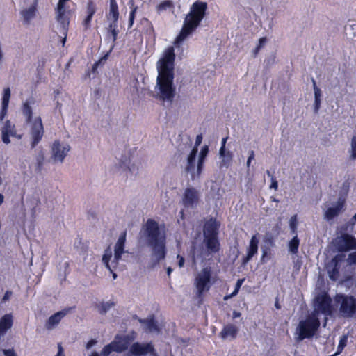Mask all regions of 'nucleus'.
<instances>
[{"label":"nucleus","instance_id":"obj_1","mask_svg":"<svg viewBox=\"0 0 356 356\" xmlns=\"http://www.w3.org/2000/svg\"><path fill=\"white\" fill-rule=\"evenodd\" d=\"M175 57V49L170 46L156 63L158 76L155 88L158 92L155 96L163 102L172 101L176 94L174 84Z\"/></svg>","mask_w":356,"mask_h":356},{"label":"nucleus","instance_id":"obj_2","mask_svg":"<svg viewBox=\"0 0 356 356\" xmlns=\"http://www.w3.org/2000/svg\"><path fill=\"white\" fill-rule=\"evenodd\" d=\"M207 8V3L200 0L195 1L191 5L188 13L184 18L183 26L176 38V43L183 42L197 29L206 16Z\"/></svg>","mask_w":356,"mask_h":356},{"label":"nucleus","instance_id":"obj_3","mask_svg":"<svg viewBox=\"0 0 356 356\" xmlns=\"http://www.w3.org/2000/svg\"><path fill=\"white\" fill-rule=\"evenodd\" d=\"M144 235L147 244L152 248L157 261L165 259L166 255V237L161 233L158 222L148 218L143 227Z\"/></svg>","mask_w":356,"mask_h":356},{"label":"nucleus","instance_id":"obj_4","mask_svg":"<svg viewBox=\"0 0 356 356\" xmlns=\"http://www.w3.org/2000/svg\"><path fill=\"white\" fill-rule=\"evenodd\" d=\"M23 115L26 118V123H31L30 135L31 138V147L33 149L40 142L44 136V127L40 117H36L33 120V110L29 102H25L22 106Z\"/></svg>","mask_w":356,"mask_h":356},{"label":"nucleus","instance_id":"obj_5","mask_svg":"<svg viewBox=\"0 0 356 356\" xmlns=\"http://www.w3.org/2000/svg\"><path fill=\"white\" fill-rule=\"evenodd\" d=\"M319 327L320 321L318 317L314 314L309 316L299 322L297 327L298 339L302 341L313 337Z\"/></svg>","mask_w":356,"mask_h":356},{"label":"nucleus","instance_id":"obj_6","mask_svg":"<svg viewBox=\"0 0 356 356\" xmlns=\"http://www.w3.org/2000/svg\"><path fill=\"white\" fill-rule=\"evenodd\" d=\"M212 272L210 267H204L201 272L197 275L195 278V285L197 289V297L202 300L203 295L205 292L209 291L212 282Z\"/></svg>","mask_w":356,"mask_h":356},{"label":"nucleus","instance_id":"obj_7","mask_svg":"<svg viewBox=\"0 0 356 356\" xmlns=\"http://www.w3.org/2000/svg\"><path fill=\"white\" fill-rule=\"evenodd\" d=\"M337 302L340 303L339 311L344 317H352L356 314V298L353 296L337 294Z\"/></svg>","mask_w":356,"mask_h":356},{"label":"nucleus","instance_id":"obj_8","mask_svg":"<svg viewBox=\"0 0 356 356\" xmlns=\"http://www.w3.org/2000/svg\"><path fill=\"white\" fill-rule=\"evenodd\" d=\"M200 202V194L193 187H188L184 190L182 196V204L186 208H193Z\"/></svg>","mask_w":356,"mask_h":356},{"label":"nucleus","instance_id":"obj_9","mask_svg":"<svg viewBox=\"0 0 356 356\" xmlns=\"http://www.w3.org/2000/svg\"><path fill=\"white\" fill-rule=\"evenodd\" d=\"M259 238L258 234L253 235L246 249V254L241 259V266H245L254 257L259 249Z\"/></svg>","mask_w":356,"mask_h":356},{"label":"nucleus","instance_id":"obj_10","mask_svg":"<svg viewBox=\"0 0 356 356\" xmlns=\"http://www.w3.org/2000/svg\"><path fill=\"white\" fill-rule=\"evenodd\" d=\"M70 0H58L56 8V19L58 24H63L65 28L70 25V11L65 8V3Z\"/></svg>","mask_w":356,"mask_h":356},{"label":"nucleus","instance_id":"obj_11","mask_svg":"<svg viewBox=\"0 0 356 356\" xmlns=\"http://www.w3.org/2000/svg\"><path fill=\"white\" fill-rule=\"evenodd\" d=\"M344 256L342 254L335 255L327 264V268L329 277L332 281H337L340 275L341 264L343 261Z\"/></svg>","mask_w":356,"mask_h":356},{"label":"nucleus","instance_id":"obj_12","mask_svg":"<svg viewBox=\"0 0 356 356\" xmlns=\"http://www.w3.org/2000/svg\"><path fill=\"white\" fill-rule=\"evenodd\" d=\"M337 248L341 252L356 249V239L349 234H343L338 241Z\"/></svg>","mask_w":356,"mask_h":356},{"label":"nucleus","instance_id":"obj_13","mask_svg":"<svg viewBox=\"0 0 356 356\" xmlns=\"http://www.w3.org/2000/svg\"><path fill=\"white\" fill-rule=\"evenodd\" d=\"M318 309L323 314L330 315L332 313V299L327 293L321 294L316 298Z\"/></svg>","mask_w":356,"mask_h":356},{"label":"nucleus","instance_id":"obj_14","mask_svg":"<svg viewBox=\"0 0 356 356\" xmlns=\"http://www.w3.org/2000/svg\"><path fill=\"white\" fill-rule=\"evenodd\" d=\"M75 307H66L61 311L57 312L51 315L46 321L45 327L47 330H51L59 324L61 320L71 311H72Z\"/></svg>","mask_w":356,"mask_h":356},{"label":"nucleus","instance_id":"obj_15","mask_svg":"<svg viewBox=\"0 0 356 356\" xmlns=\"http://www.w3.org/2000/svg\"><path fill=\"white\" fill-rule=\"evenodd\" d=\"M155 351L152 343L141 344L138 342L134 343L129 349V352L134 356H142L148 353H154Z\"/></svg>","mask_w":356,"mask_h":356},{"label":"nucleus","instance_id":"obj_16","mask_svg":"<svg viewBox=\"0 0 356 356\" xmlns=\"http://www.w3.org/2000/svg\"><path fill=\"white\" fill-rule=\"evenodd\" d=\"M131 341V338L129 335L120 336L117 334L115 339L111 341L114 352L122 353L127 350Z\"/></svg>","mask_w":356,"mask_h":356},{"label":"nucleus","instance_id":"obj_17","mask_svg":"<svg viewBox=\"0 0 356 356\" xmlns=\"http://www.w3.org/2000/svg\"><path fill=\"white\" fill-rule=\"evenodd\" d=\"M220 222L214 218L209 219L204 225L203 235L204 238L218 236L220 228Z\"/></svg>","mask_w":356,"mask_h":356},{"label":"nucleus","instance_id":"obj_18","mask_svg":"<svg viewBox=\"0 0 356 356\" xmlns=\"http://www.w3.org/2000/svg\"><path fill=\"white\" fill-rule=\"evenodd\" d=\"M69 150L68 145L62 146L59 140H56L52 145V157L55 161L63 162Z\"/></svg>","mask_w":356,"mask_h":356},{"label":"nucleus","instance_id":"obj_19","mask_svg":"<svg viewBox=\"0 0 356 356\" xmlns=\"http://www.w3.org/2000/svg\"><path fill=\"white\" fill-rule=\"evenodd\" d=\"M345 205V200L342 198H339L337 204L334 207H329L325 213V218L327 220H332L334 218L337 216Z\"/></svg>","mask_w":356,"mask_h":356},{"label":"nucleus","instance_id":"obj_20","mask_svg":"<svg viewBox=\"0 0 356 356\" xmlns=\"http://www.w3.org/2000/svg\"><path fill=\"white\" fill-rule=\"evenodd\" d=\"M2 141L8 144L10 143V136H17L15 127L13 125L10 120H6L1 130Z\"/></svg>","mask_w":356,"mask_h":356},{"label":"nucleus","instance_id":"obj_21","mask_svg":"<svg viewBox=\"0 0 356 356\" xmlns=\"http://www.w3.org/2000/svg\"><path fill=\"white\" fill-rule=\"evenodd\" d=\"M126 232H122L115 245L114 249V260L116 263L119 261V260L122 257V254L124 253V245L126 242Z\"/></svg>","mask_w":356,"mask_h":356},{"label":"nucleus","instance_id":"obj_22","mask_svg":"<svg viewBox=\"0 0 356 356\" xmlns=\"http://www.w3.org/2000/svg\"><path fill=\"white\" fill-rule=\"evenodd\" d=\"M13 325V316L10 314L3 315L0 319V337L4 336Z\"/></svg>","mask_w":356,"mask_h":356},{"label":"nucleus","instance_id":"obj_23","mask_svg":"<svg viewBox=\"0 0 356 356\" xmlns=\"http://www.w3.org/2000/svg\"><path fill=\"white\" fill-rule=\"evenodd\" d=\"M238 332V327L231 323H229L223 327L219 335L222 339H225L230 337L232 339H235Z\"/></svg>","mask_w":356,"mask_h":356},{"label":"nucleus","instance_id":"obj_24","mask_svg":"<svg viewBox=\"0 0 356 356\" xmlns=\"http://www.w3.org/2000/svg\"><path fill=\"white\" fill-rule=\"evenodd\" d=\"M207 250L211 253H217L220 249V244L218 236L207 237L204 238Z\"/></svg>","mask_w":356,"mask_h":356},{"label":"nucleus","instance_id":"obj_25","mask_svg":"<svg viewBox=\"0 0 356 356\" xmlns=\"http://www.w3.org/2000/svg\"><path fill=\"white\" fill-rule=\"evenodd\" d=\"M37 11V2H34L29 8L24 9L21 12L24 19V22L29 24L30 21L35 17Z\"/></svg>","mask_w":356,"mask_h":356},{"label":"nucleus","instance_id":"obj_26","mask_svg":"<svg viewBox=\"0 0 356 356\" xmlns=\"http://www.w3.org/2000/svg\"><path fill=\"white\" fill-rule=\"evenodd\" d=\"M197 151L198 149L195 147L193 148L191 152H190L187 159V165L186 167V172H191L195 170V159Z\"/></svg>","mask_w":356,"mask_h":356},{"label":"nucleus","instance_id":"obj_27","mask_svg":"<svg viewBox=\"0 0 356 356\" xmlns=\"http://www.w3.org/2000/svg\"><path fill=\"white\" fill-rule=\"evenodd\" d=\"M108 16L112 18V21L118 22L119 18V10L116 0H110Z\"/></svg>","mask_w":356,"mask_h":356},{"label":"nucleus","instance_id":"obj_28","mask_svg":"<svg viewBox=\"0 0 356 356\" xmlns=\"http://www.w3.org/2000/svg\"><path fill=\"white\" fill-rule=\"evenodd\" d=\"M312 82H313V86H314V112L316 113H317L321 107V91L317 87L316 81L314 79H312Z\"/></svg>","mask_w":356,"mask_h":356},{"label":"nucleus","instance_id":"obj_29","mask_svg":"<svg viewBox=\"0 0 356 356\" xmlns=\"http://www.w3.org/2000/svg\"><path fill=\"white\" fill-rule=\"evenodd\" d=\"M140 321L143 323H145L150 331H159L157 322L155 321L154 316H152L147 319L140 320Z\"/></svg>","mask_w":356,"mask_h":356},{"label":"nucleus","instance_id":"obj_30","mask_svg":"<svg viewBox=\"0 0 356 356\" xmlns=\"http://www.w3.org/2000/svg\"><path fill=\"white\" fill-rule=\"evenodd\" d=\"M300 245V240L297 235H295L293 238L289 243V249L290 252L292 254H297L298 252V248Z\"/></svg>","mask_w":356,"mask_h":356},{"label":"nucleus","instance_id":"obj_31","mask_svg":"<svg viewBox=\"0 0 356 356\" xmlns=\"http://www.w3.org/2000/svg\"><path fill=\"white\" fill-rule=\"evenodd\" d=\"M35 159H36V170L38 172H40L42 169L44 161V152L43 149H41L38 152Z\"/></svg>","mask_w":356,"mask_h":356},{"label":"nucleus","instance_id":"obj_32","mask_svg":"<svg viewBox=\"0 0 356 356\" xmlns=\"http://www.w3.org/2000/svg\"><path fill=\"white\" fill-rule=\"evenodd\" d=\"M115 305L114 302H101L99 305H97V307L99 309V312L101 314H106L113 306Z\"/></svg>","mask_w":356,"mask_h":356},{"label":"nucleus","instance_id":"obj_33","mask_svg":"<svg viewBox=\"0 0 356 356\" xmlns=\"http://www.w3.org/2000/svg\"><path fill=\"white\" fill-rule=\"evenodd\" d=\"M222 158L221 167L225 166L228 167L232 160V153L229 151H226L225 149V154L223 155H220Z\"/></svg>","mask_w":356,"mask_h":356},{"label":"nucleus","instance_id":"obj_34","mask_svg":"<svg viewBox=\"0 0 356 356\" xmlns=\"http://www.w3.org/2000/svg\"><path fill=\"white\" fill-rule=\"evenodd\" d=\"M174 8V4L172 1L165 0L161 2L156 7L158 12H161L163 10H166L167 9H170Z\"/></svg>","mask_w":356,"mask_h":356},{"label":"nucleus","instance_id":"obj_35","mask_svg":"<svg viewBox=\"0 0 356 356\" xmlns=\"http://www.w3.org/2000/svg\"><path fill=\"white\" fill-rule=\"evenodd\" d=\"M262 254L260 259L261 264H266L270 259V249L268 247L261 248Z\"/></svg>","mask_w":356,"mask_h":356},{"label":"nucleus","instance_id":"obj_36","mask_svg":"<svg viewBox=\"0 0 356 356\" xmlns=\"http://www.w3.org/2000/svg\"><path fill=\"white\" fill-rule=\"evenodd\" d=\"M97 11V6L93 0H88L86 4V14L94 15Z\"/></svg>","mask_w":356,"mask_h":356},{"label":"nucleus","instance_id":"obj_37","mask_svg":"<svg viewBox=\"0 0 356 356\" xmlns=\"http://www.w3.org/2000/svg\"><path fill=\"white\" fill-rule=\"evenodd\" d=\"M109 28L111 29L110 33L112 37V41L113 42H115L117 40L118 33V31L117 30V22H114V21H112V22L109 25Z\"/></svg>","mask_w":356,"mask_h":356},{"label":"nucleus","instance_id":"obj_38","mask_svg":"<svg viewBox=\"0 0 356 356\" xmlns=\"http://www.w3.org/2000/svg\"><path fill=\"white\" fill-rule=\"evenodd\" d=\"M290 229L292 234L297 235V225H298V220H297V216L294 215L291 216L289 222Z\"/></svg>","mask_w":356,"mask_h":356},{"label":"nucleus","instance_id":"obj_39","mask_svg":"<svg viewBox=\"0 0 356 356\" xmlns=\"http://www.w3.org/2000/svg\"><path fill=\"white\" fill-rule=\"evenodd\" d=\"M10 98V88L7 87L4 88L3 97H2V104L4 105H8L9 101Z\"/></svg>","mask_w":356,"mask_h":356},{"label":"nucleus","instance_id":"obj_40","mask_svg":"<svg viewBox=\"0 0 356 356\" xmlns=\"http://www.w3.org/2000/svg\"><path fill=\"white\" fill-rule=\"evenodd\" d=\"M92 17L93 15H86V17L83 20L82 25L85 30H88L90 28Z\"/></svg>","mask_w":356,"mask_h":356},{"label":"nucleus","instance_id":"obj_41","mask_svg":"<svg viewBox=\"0 0 356 356\" xmlns=\"http://www.w3.org/2000/svg\"><path fill=\"white\" fill-rule=\"evenodd\" d=\"M350 159H356V136H353L351 139V155Z\"/></svg>","mask_w":356,"mask_h":356},{"label":"nucleus","instance_id":"obj_42","mask_svg":"<svg viewBox=\"0 0 356 356\" xmlns=\"http://www.w3.org/2000/svg\"><path fill=\"white\" fill-rule=\"evenodd\" d=\"M113 351H114V349L112 346L111 343H110L108 345H106L103 349L101 351V355L102 356H108Z\"/></svg>","mask_w":356,"mask_h":356},{"label":"nucleus","instance_id":"obj_43","mask_svg":"<svg viewBox=\"0 0 356 356\" xmlns=\"http://www.w3.org/2000/svg\"><path fill=\"white\" fill-rule=\"evenodd\" d=\"M111 253L109 252L108 254V253H105L104 255H103V257H102V261L104 263L106 267L111 272L113 273V270L110 267V265H109V261L111 260Z\"/></svg>","mask_w":356,"mask_h":356},{"label":"nucleus","instance_id":"obj_44","mask_svg":"<svg viewBox=\"0 0 356 356\" xmlns=\"http://www.w3.org/2000/svg\"><path fill=\"white\" fill-rule=\"evenodd\" d=\"M266 173L271 178V184L270 186V188H274L275 190L277 191L278 189V182H277L276 178L273 176V174L270 173V172L269 170H267Z\"/></svg>","mask_w":356,"mask_h":356},{"label":"nucleus","instance_id":"obj_45","mask_svg":"<svg viewBox=\"0 0 356 356\" xmlns=\"http://www.w3.org/2000/svg\"><path fill=\"white\" fill-rule=\"evenodd\" d=\"M136 11H137V7L132 8L130 11L129 19V28H131L134 24Z\"/></svg>","mask_w":356,"mask_h":356},{"label":"nucleus","instance_id":"obj_46","mask_svg":"<svg viewBox=\"0 0 356 356\" xmlns=\"http://www.w3.org/2000/svg\"><path fill=\"white\" fill-rule=\"evenodd\" d=\"M60 25L61 30H62L61 31L62 34L63 35V38L61 40V42H62V45L64 46L65 44V42H66V37H67V31H68V29H69V26H67L65 28V26H63V24H60Z\"/></svg>","mask_w":356,"mask_h":356},{"label":"nucleus","instance_id":"obj_47","mask_svg":"<svg viewBox=\"0 0 356 356\" xmlns=\"http://www.w3.org/2000/svg\"><path fill=\"white\" fill-rule=\"evenodd\" d=\"M208 153H209V147L207 145H204V147H202V148L200 151V153L199 155V159L205 160Z\"/></svg>","mask_w":356,"mask_h":356},{"label":"nucleus","instance_id":"obj_48","mask_svg":"<svg viewBox=\"0 0 356 356\" xmlns=\"http://www.w3.org/2000/svg\"><path fill=\"white\" fill-rule=\"evenodd\" d=\"M8 105L2 104L0 112V122L3 121L8 112Z\"/></svg>","mask_w":356,"mask_h":356},{"label":"nucleus","instance_id":"obj_49","mask_svg":"<svg viewBox=\"0 0 356 356\" xmlns=\"http://www.w3.org/2000/svg\"><path fill=\"white\" fill-rule=\"evenodd\" d=\"M244 281V279H238L236 283V285H235V289L233 291V295H237L240 289H241V286L243 284Z\"/></svg>","mask_w":356,"mask_h":356},{"label":"nucleus","instance_id":"obj_50","mask_svg":"<svg viewBox=\"0 0 356 356\" xmlns=\"http://www.w3.org/2000/svg\"><path fill=\"white\" fill-rule=\"evenodd\" d=\"M227 138H228V137H225V138H223L222 140V144H221V147H220V149L219 151L220 155H223L225 154V149H226L225 145H226V142L227 140Z\"/></svg>","mask_w":356,"mask_h":356},{"label":"nucleus","instance_id":"obj_51","mask_svg":"<svg viewBox=\"0 0 356 356\" xmlns=\"http://www.w3.org/2000/svg\"><path fill=\"white\" fill-rule=\"evenodd\" d=\"M3 353L4 356H17L16 353H15L14 350L12 349H4L3 350Z\"/></svg>","mask_w":356,"mask_h":356},{"label":"nucleus","instance_id":"obj_52","mask_svg":"<svg viewBox=\"0 0 356 356\" xmlns=\"http://www.w3.org/2000/svg\"><path fill=\"white\" fill-rule=\"evenodd\" d=\"M204 161L205 160H203V159H198V162H197V173L200 175L202 170V168H203V165H204Z\"/></svg>","mask_w":356,"mask_h":356},{"label":"nucleus","instance_id":"obj_53","mask_svg":"<svg viewBox=\"0 0 356 356\" xmlns=\"http://www.w3.org/2000/svg\"><path fill=\"white\" fill-rule=\"evenodd\" d=\"M108 58V53L106 54L104 56H103L99 60L96 61V63H98V65H104L106 61L107 60Z\"/></svg>","mask_w":356,"mask_h":356},{"label":"nucleus","instance_id":"obj_54","mask_svg":"<svg viewBox=\"0 0 356 356\" xmlns=\"http://www.w3.org/2000/svg\"><path fill=\"white\" fill-rule=\"evenodd\" d=\"M177 259H178V266L179 267L181 268L184 265L185 259L184 257L181 256L180 254H177Z\"/></svg>","mask_w":356,"mask_h":356},{"label":"nucleus","instance_id":"obj_55","mask_svg":"<svg viewBox=\"0 0 356 356\" xmlns=\"http://www.w3.org/2000/svg\"><path fill=\"white\" fill-rule=\"evenodd\" d=\"M202 140V136L201 134L197 135L195 138V145L193 148H197V147L201 144Z\"/></svg>","mask_w":356,"mask_h":356},{"label":"nucleus","instance_id":"obj_56","mask_svg":"<svg viewBox=\"0 0 356 356\" xmlns=\"http://www.w3.org/2000/svg\"><path fill=\"white\" fill-rule=\"evenodd\" d=\"M12 296V291H6L3 296V298H2V301L3 302H6L8 301L10 296Z\"/></svg>","mask_w":356,"mask_h":356},{"label":"nucleus","instance_id":"obj_57","mask_svg":"<svg viewBox=\"0 0 356 356\" xmlns=\"http://www.w3.org/2000/svg\"><path fill=\"white\" fill-rule=\"evenodd\" d=\"M254 159V152L253 150H252V151H250V155H249V156L248 158V161H247V165H248V167L250 166L252 160H253Z\"/></svg>","mask_w":356,"mask_h":356},{"label":"nucleus","instance_id":"obj_58","mask_svg":"<svg viewBox=\"0 0 356 356\" xmlns=\"http://www.w3.org/2000/svg\"><path fill=\"white\" fill-rule=\"evenodd\" d=\"M97 341L95 339H90L86 344V348L90 349L92 346L96 344Z\"/></svg>","mask_w":356,"mask_h":356},{"label":"nucleus","instance_id":"obj_59","mask_svg":"<svg viewBox=\"0 0 356 356\" xmlns=\"http://www.w3.org/2000/svg\"><path fill=\"white\" fill-rule=\"evenodd\" d=\"M266 41H267V39L265 37H262V38H259L258 46L262 47L264 45V44L266 42Z\"/></svg>","mask_w":356,"mask_h":356},{"label":"nucleus","instance_id":"obj_60","mask_svg":"<svg viewBox=\"0 0 356 356\" xmlns=\"http://www.w3.org/2000/svg\"><path fill=\"white\" fill-rule=\"evenodd\" d=\"M99 65H98V63L95 62V63L92 65V72L95 73L97 72V70Z\"/></svg>","mask_w":356,"mask_h":356},{"label":"nucleus","instance_id":"obj_61","mask_svg":"<svg viewBox=\"0 0 356 356\" xmlns=\"http://www.w3.org/2000/svg\"><path fill=\"white\" fill-rule=\"evenodd\" d=\"M192 252V261H193V264H196V259H195V247H193V250L191 251Z\"/></svg>","mask_w":356,"mask_h":356},{"label":"nucleus","instance_id":"obj_62","mask_svg":"<svg viewBox=\"0 0 356 356\" xmlns=\"http://www.w3.org/2000/svg\"><path fill=\"white\" fill-rule=\"evenodd\" d=\"M350 257L351 259V261L354 263V264H356V252H354V253H352L350 254Z\"/></svg>","mask_w":356,"mask_h":356},{"label":"nucleus","instance_id":"obj_63","mask_svg":"<svg viewBox=\"0 0 356 356\" xmlns=\"http://www.w3.org/2000/svg\"><path fill=\"white\" fill-rule=\"evenodd\" d=\"M241 312L235 311V310L233 312V314H232L234 318H239L241 316Z\"/></svg>","mask_w":356,"mask_h":356},{"label":"nucleus","instance_id":"obj_64","mask_svg":"<svg viewBox=\"0 0 356 356\" xmlns=\"http://www.w3.org/2000/svg\"><path fill=\"white\" fill-rule=\"evenodd\" d=\"M236 296V295H233V292H232V293H230V294H229V295H226V296H225L223 299H224V300H225V301H226V300H229V299L232 298V297H234V296Z\"/></svg>","mask_w":356,"mask_h":356}]
</instances>
